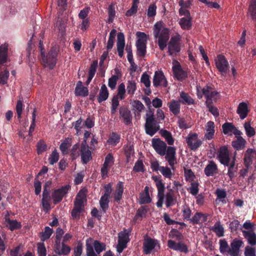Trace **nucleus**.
I'll return each mask as SVG.
<instances>
[{
    "mask_svg": "<svg viewBox=\"0 0 256 256\" xmlns=\"http://www.w3.org/2000/svg\"><path fill=\"white\" fill-rule=\"evenodd\" d=\"M197 95L199 98H201L204 95L206 98V104L210 112L216 117L219 116L217 108L211 104V101L216 100L219 98L218 93L212 88L206 86L202 88L197 87Z\"/></svg>",
    "mask_w": 256,
    "mask_h": 256,
    "instance_id": "1",
    "label": "nucleus"
},
{
    "mask_svg": "<svg viewBox=\"0 0 256 256\" xmlns=\"http://www.w3.org/2000/svg\"><path fill=\"white\" fill-rule=\"evenodd\" d=\"M154 34L158 38V44L161 50H164L167 45L169 39V30L163 26V24L157 22L154 26Z\"/></svg>",
    "mask_w": 256,
    "mask_h": 256,
    "instance_id": "2",
    "label": "nucleus"
},
{
    "mask_svg": "<svg viewBox=\"0 0 256 256\" xmlns=\"http://www.w3.org/2000/svg\"><path fill=\"white\" fill-rule=\"evenodd\" d=\"M40 48L41 55L42 56V63L46 68L50 69L52 68L56 64V57L57 55V48L56 47H53L50 52H48V55L46 57L43 52L42 45L41 42H40Z\"/></svg>",
    "mask_w": 256,
    "mask_h": 256,
    "instance_id": "3",
    "label": "nucleus"
},
{
    "mask_svg": "<svg viewBox=\"0 0 256 256\" xmlns=\"http://www.w3.org/2000/svg\"><path fill=\"white\" fill-rule=\"evenodd\" d=\"M145 129L146 133L152 136L160 129V126L150 112L146 114Z\"/></svg>",
    "mask_w": 256,
    "mask_h": 256,
    "instance_id": "4",
    "label": "nucleus"
},
{
    "mask_svg": "<svg viewBox=\"0 0 256 256\" xmlns=\"http://www.w3.org/2000/svg\"><path fill=\"white\" fill-rule=\"evenodd\" d=\"M86 190L84 189L81 190L76 196L74 202V208L72 212V215L74 218H76L78 216L83 210V204L86 200Z\"/></svg>",
    "mask_w": 256,
    "mask_h": 256,
    "instance_id": "5",
    "label": "nucleus"
},
{
    "mask_svg": "<svg viewBox=\"0 0 256 256\" xmlns=\"http://www.w3.org/2000/svg\"><path fill=\"white\" fill-rule=\"evenodd\" d=\"M90 134L88 132H86L84 134V140L80 144V151L82 160L84 163L86 164L92 159V152L89 150V147L87 145L86 140L90 136Z\"/></svg>",
    "mask_w": 256,
    "mask_h": 256,
    "instance_id": "6",
    "label": "nucleus"
},
{
    "mask_svg": "<svg viewBox=\"0 0 256 256\" xmlns=\"http://www.w3.org/2000/svg\"><path fill=\"white\" fill-rule=\"evenodd\" d=\"M216 68L222 76H226L228 70V62L226 58L222 55H218L215 59Z\"/></svg>",
    "mask_w": 256,
    "mask_h": 256,
    "instance_id": "7",
    "label": "nucleus"
},
{
    "mask_svg": "<svg viewBox=\"0 0 256 256\" xmlns=\"http://www.w3.org/2000/svg\"><path fill=\"white\" fill-rule=\"evenodd\" d=\"M188 147L192 150H197L202 144V141L198 138V134L190 132L186 138Z\"/></svg>",
    "mask_w": 256,
    "mask_h": 256,
    "instance_id": "8",
    "label": "nucleus"
},
{
    "mask_svg": "<svg viewBox=\"0 0 256 256\" xmlns=\"http://www.w3.org/2000/svg\"><path fill=\"white\" fill-rule=\"evenodd\" d=\"M129 234L126 230H124L118 234V244L116 246L117 251L120 253L126 247L129 242Z\"/></svg>",
    "mask_w": 256,
    "mask_h": 256,
    "instance_id": "9",
    "label": "nucleus"
},
{
    "mask_svg": "<svg viewBox=\"0 0 256 256\" xmlns=\"http://www.w3.org/2000/svg\"><path fill=\"white\" fill-rule=\"evenodd\" d=\"M180 35L177 34L172 36L168 45V52L171 56H174L180 50L179 42L180 40Z\"/></svg>",
    "mask_w": 256,
    "mask_h": 256,
    "instance_id": "10",
    "label": "nucleus"
},
{
    "mask_svg": "<svg viewBox=\"0 0 256 256\" xmlns=\"http://www.w3.org/2000/svg\"><path fill=\"white\" fill-rule=\"evenodd\" d=\"M160 248V246L157 240L148 238L144 242V250L146 254H148L157 249Z\"/></svg>",
    "mask_w": 256,
    "mask_h": 256,
    "instance_id": "11",
    "label": "nucleus"
},
{
    "mask_svg": "<svg viewBox=\"0 0 256 256\" xmlns=\"http://www.w3.org/2000/svg\"><path fill=\"white\" fill-rule=\"evenodd\" d=\"M152 144L153 148L158 154L162 156L165 155L168 147L164 141L160 138H153Z\"/></svg>",
    "mask_w": 256,
    "mask_h": 256,
    "instance_id": "12",
    "label": "nucleus"
},
{
    "mask_svg": "<svg viewBox=\"0 0 256 256\" xmlns=\"http://www.w3.org/2000/svg\"><path fill=\"white\" fill-rule=\"evenodd\" d=\"M153 180L156 182V184L158 190V201L156 202V206L158 207H162L164 202V186L162 181L156 177H153Z\"/></svg>",
    "mask_w": 256,
    "mask_h": 256,
    "instance_id": "13",
    "label": "nucleus"
},
{
    "mask_svg": "<svg viewBox=\"0 0 256 256\" xmlns=\"http://www.w3.org/2000/svg\"><path fill=\"white\" fill-rule=\"evenodd\" d=\"M70 189V186H65L60 189L56 190L52 194V197L54 204L60 202L64 196L68 192Z\"/></svg>",
    "mask_w": 256,
    "mask_h": 256,
    "instance_id": "14",
    "label": "nucleus"
},
{
    "mask_svg": "<svg viewBox=\"0 0 256 256\" xmlns=\"http://www.w3.org/2000/svg\"><path fill=\"white\" fill-rule=\"evenodd\" d=\"M172 64L173 72L178 80H182L186 77V74L182 69L178 62L174 60Z\"/></svg>",
    "mask_w": 256,
    "mask_h": 256,
    "instance_id": "15",
    "label": "nucleus"
},
{
    "mask_svg": "<svg viewBox=\"0 0 256 256\" xmlns=\"http://www.w3.org/2000/svg\"><path fill=\"white\" fill-rule=\"evenodd\" d=\"M153 84L156 87L160 86H166L167 82L165 78L164 74L162 72L156 71L155 72L153 79Z\"/></svg>",
    "mask_w": 256,
    "mask_h": 256,
    "instance_id": "16",
    "label": "nucleus"
},
{
    "mask_svg": "<svg viewBox=\"0 0 256 256\" xmlns=\"http://www.w3.org/2000/svg\"><path fill=\"white\" fill-rule=\"evenodd\" d=\"M244 243L242 241L239 239H234L230 244V256H238L240 248L242 246Z\"/></svg>",
    "mask_w": 256,
    "mask_h": 256,
    "instance_id": "17",
    "label": "nucleus"
},
{
    "mask_svg": "<svg viewBox=\"0 0 256 256\" xmlns=\"http://www.w3.org/2000/svg\"><path fill=\"white\" fill-rule=\"evenodd\" d=\"M218 158L221 164L226 166L228 165L229 153L226 147L222 146L220 148Z\"/></svg>",
    "mask_w": 256,
    "mask_h": 256,
    "instance_id": "18",
    "label": "nucleus"
},
{
    "mask_svg": "<svg viewBox=\"0 0 256 256\" xmlns=\"http://www.w3.org/2000/svg\"><path fill=\"white\" fill-rule=\"evenodd\" d=\"M166 159L169 164L172 166L176 163V148L172 146L167 148L166 152Z\"/></svg>",
    "mask_w": 256,
    "mask_h": 256,
    "instance_id": "19",
    "label": "nucleus"
},
{
    "mask_svg": "<svg viewBox=\"0 0 256 256\" xmlns=\"http://www.w3.org/2000/svg\"><path fill=\"white\" fill-rule=\"evenodd\" d=\"M125 46L124 36L122 33H118L117 37V50L118 56L122 58L124 56V50Z\"/></svg>",
    "mask_w": 256,
    "mask_h": 256,
    "instance_id": "20",
    "label": "nucleus"
},
{
    "mask_svg": "<svg viewBox=\"0 0 256 256\" xmlns=\"http://www.w3.org/2000/svg\"><path fill=\"white\" fill-rule=\"evenodd\" d=\"M215 126L213 122H208L205 126L206 132L204 134V138L206 140H212L215 132Z\"/></svg>",
    "mask_w": 256,
    "mask_h": 256,
    "instance_id": "21",
    "label": "nucleus"
},
{
    "mask_svg": "<svg viewBox=\"0 0 256 256\" xmlns=\"http://www.w3.org/2000/svg\"><path fill=\"white\" fill-rule=\"evenodd\" d=\"M42 196L43 198L42 200V206L44 211L47 212L50 209V202L51 199L48 196V190L46 188L44 189Z\"/></svg>",
    "mask_w": 256,
    "mask_h": 256,
    "instance_id": "22",
    "label": "nucleus"
},
{
    "mask_svg": "<svg viewBox=\"0 0 256 256\" xmlns=\"http://www.w3.org/2000/svg\"><path fill=\"white\" fill-rule=\"evenodd\" d=\"M55 242L54 252L57 254L60 255H66L70 252V249L68 246L65 245L64 244H60V242H57L56 241Z\"/></svg>",
    "mask_w": 256,
    "mask_h": 256,
    "instance_id": "23",
    "label": "nucleus"
},
{
    "mask_svg": "<svg viewBox=\"0 0 256 256\" xmlns=\"http://www.w3.org/2000/svg\"><path fill=\"white\" fill-rule=\"evenodd\" d=\"M168 244L170 248L174 250L184 252H187V248L186 246L182 243H176L172 240H169L168 241Z\"/></svg>",
    "mask_w": 256,
    "mask_h": 256,
    "instance_id": "24",
    "label": "nucleus"
},
{
    "mask_svg": "<svg viewBox=\"0 0 256 256\" xmlns=\"http://www.w3.org/2000/svg\"><path fill=\"white\" fill-rule=\"evenodd\" d=\"M124 192V185L122 182H119L116 186L112 196L116 201H120L122 197Z\"/></svg>",
    "mask_w": 256,
    "mask_h": 256,
    "instance_id": "25",
    "label": "nucleus"
},
{
    "mask_svg": "<svg viewBox=\"0 0 256 256\" xmlns=\"http://www.w3.org/2000/svg\"><path fill=\"white\" fill-rule=\"evenodd\" d=\"M75 94L77 96H86L88 95V90L87 88L82 85L80 81H78L75 88Z\"/></svg>",
    "mask_w": 256,
    "mask_h": 256,
    "instance_id": "26",
    "label": "nucleus"
},
{
    "mask_svg": "<svg viewBox=\"0 0 256 256\" xmlns=\"http://www.w3.org/2000/svg\"><path fill=\"white\" fill-rule=\"evenodd\" d=\"M151 198L149 194V188L146 186L144 188V192L140 193L139 202L141 204H147L150 202Z\"/></svg>",
    "mask_w": 256,
    "mask_h": 256,
    "instance_id": "27",
    "label": "nucleus"
},
{
    "mask_svg": "<svg viewBox=\"0 0 256 256\" xmlns=\"http://www.w3.org/2000/svg\"><path fill=\"white\" fill-rule=\"evenodd\" d=\"M8 44H6L0 46V64H4L8 60Z\"/></svg>",
    "mask_w": 256,
    "mask_h": 256,
    "instance_id": "28",
    "label": "nucleus"
},
{
    "mask_svg": "<svg viewBox=\"0 0 256 256\" xmlns=\"http://www.w3.org/2000/svg\"><path fill=\"white\" fill-rule=\"evenodd\" d=\"M217 166L213 162H210L204 169L205 174L208 176H212L217 172Z\"/></svg>",
    "mask_w": 256,
    "mask_h": 256,
    "instance_id": "29",
    "label": "nucleus"
},
{
    "mask_svg": "<svg viewBox=\"0 0 256 256\" xmlns=\"http://www.w3.org/2000/svg\"><path fill=\"white\" fill-rule=\"evenodd\" d=\"M244 236L250 244L254 246L256 244V234L252 231H243Z\"/></svg>",
    "mask_w": 256,
    "mask_h": 256,
    "instance_id": "30",
    "label": "nucleus"
},
{
    "mask_svg": "<svg viewBox=\"0 0 256 256\" xmlns=\"http://www.w3.org/2000/svg\"><path fill=\"white\" fill-rule=\"evenodd\" d=\"M207 220V216L205 214L196 212L194 216L190 220V222L194 224L202 223Z\"/></svg>",
    "mask_w": 256,
    "mask_h": 256,
    "instance_id": "31",
    "label": "nucleus"
},
{
    "mask_svg": "<svg viewBox=\"0 0 256 256\" xmlns=\"http://www.w3.org/2000/svg\"><path fill=\"white\" fill-rule=\"evenodd\" d=\"M237 112L242 119H244L248 115V106L245 102H241L239 104L237 110Z\"/></svg>",
    "mask_w": 256,
    "mask_h": 256,
    "instance_id": "32",
    "label": "nucleus"
},
{
    "mask_svg": "<svg viewBox=\"0 0 256 256\" xmlns=\"http://www.w3.org/2000/svg\"><path fill=\"white\" fill-rule=\"evenodd\" d=\"M120 116L123 118L124 122L128 124L132 122V116L129 110L126 108H121L120 110Z\"/></svg>",
    "mask_w": 256,
    "mask_h": 256,
    "instance_id": "33",
    "label": "nucleus"
},
{
    "mask_svg": "<svg viewBox=\"0 0 256 256\" xmlns=\"http://www.w3.org/2000/svg\"><path fill=\"white\" fill-rule=\"evenodd\" d=\"M5 224L11 230H14L20 228V223L16 220H10L8 218H5Z\"/></svg>",
    "mask_w": 256,
    "mask_h": 256,
    "instance_id": "34",
    "label": "nucleus"
},
{
    "mask_svg": "<svg viewBox=\"0 0 256 256\" xmlns=\"http://www.w3.org/2000/svg\"><path fill=\"white\" fill-rule=\"evenodd\" d=\"M136 90V80L132 79L128 80L126 83V91L128 94L133 96Z\"/></svg>",
    "mask_w": 256,
    "mask_h": 256,
    "instance_id": "35",
    "label": "nucleus"
},
{
    "mask_svg": "<svg viewBox=\"0 0 256 256\" xmlns=\"http://www.w3.org/2000/svg\"><path fill=\"white\" fill-rule=\"evenodd\" d=\"M168 106L170 112L174 115H176L180 113V106L179 101L172 100L168 104Z\"/></svg>",
    "mask_w": 256,
    "mask_h": 256,
    "instance_id": "36",
    "label": "nucleus"
},
{
    "mask_svg": "<svg viewBox=\"0 0 256 256\" xmlns=\"http://www.w3.org/2000/svg\"><path fill=\"white\" fill-rule=\"evenodd\" d=\"M109 95L108 90L105 84H102L100 88L98 96V102H101L106 100Z\"/></svg>",
    "mask_w": 256,
    "mask_h": 256,
    "instance_id": "37",
    "label": "nucleus"
},
{
    "mask_svg": "<svg viewBox=\"0 0 256 256\" xmlns=\"http://www.w3.org/2000/svg\"><path fill=\"white\" fill-rule=\"evenodd\" d=\"M220 251L222 254L230 255V248L225 240H220L219 242Z\"/></svg>",
    "mask_w": 256,
    "mask_h": 256,
    "instance_id": "38",
    "label": "nucleus"
},
{
    "mask_svg": "<svg viewBox=\"0 0 256 256\" xmlns=\"http://www.w3.org/2000/svg\"><path fill=\"white\" fill-rule=\"evenodd\" d=\"M192 18L190 16L182 18L180 20L179 24L184 30H189L192 26Z\"/></svg>",
    "mask_w": 256,
    "mask_h": 256,
    "instance_id": "39",
    "label": "nucleus"
},
{
    "mask_svg": "<svg viewBox=\"0 0 256 256\" xmlns=\"http://www.w3.org/2000/svg\"><path fill=\"white\" fill-rule=\"evenodd\" d=\"M136 36L138 38L136 44L146 45L147 40L148 38V36L143 32H138L136 33Z\"/></svg>",
    "mask_w": 256,
    "mask_h": 256,
    "instance_id": "40",
    "label": "nucleus"
},
{
    "mask_svg": "<svg viewBox=\"0 0 256 256\" xmlns=\"http://www.w3.org/2000/svg\"><path fill=\"white\" fill-rule=\"evenodd\" d=\"M160 133L162 136L165 138L166 141L169 145H172L174 144V138H172V134L170 132L166 130H162L160 131Z\"/></svg>",
    "mask_w": 256,
    "mask_h": 256,
    "instance_id": "41",
    "label": "nucleus"
},
{
    "mask_svg": "<svg viewBox=\"0 0 256 256\" xmlns=\"http://www.w3.org/2000/svg\"><path fill=\"white\" fill-rule=\"evenodd\" d=\"M164 199L166 205L168 208L174 205L176 203V200L172 192L166 193V195L164 196Z\"/></svg>",
    "mask_w": 256,
    "mask_h": 256,
    "instance_id": "42",
    "label": "nucleus"
},
{
    "mask_svg": "<svg viewBox=\"0 0 256 256\" xmlns=\"http://www.w3.org/2000/svg\"><path fill=\"white\" fill-rule=\"evenodd\" d=\"M87 256H96L93 250V240L88 238L86 240Z\"/></svg>",
    "mask_w": 256,
    "mask_h": 256,
    "instance_id": "43",
    "label": "nucleus"
},
{
    "mask_svg": "<svg viewBox=\"0 0 256 256\" xmlns=\"http://www.w3.org/2000/svg\"><path fill=\"white\" fill-rule=\"evenodd\" d=\"M181 102L184 104H194V100L186 93L182 92L180 94Z\"/></svg>",
    "mask_w": 256,
    "mask_h": 256,
    "instance_id": "44",
    "label": "nucleus"
},
{
    "mask_svg": "<svg viewBox=\"0 0 256 256\" xmlns=\"http://www.w3.org/2000/svg\"><path fill=\"white\" fill-rule=\"evenodd\" d=\"M216 194L217 196V200L222 203H226V192L224 190L217 189L216 191Z\"/></svg>",
    "mask_w": 256,
    "mask_h": 256,
    "instance_id": "45",
    "label": "nucleus"
},
{
    "mask_svg": "<svg viewBox=\"0 0 256 256\" xmlns=\"http://www.w3.org/2000/svg\"><path fill=\"white\" fill-rule=\"evenodd\" d=\"M126 86L124 83H121L118 88V94L116 96L118 99L122 100L126 98Z\"/></svg>",
    "mask_w": 256,
    "mask_h": 256,
    "instance_id": "46",
    "label": "nucleus"
},
{
    "mask_svg": "<svg viewBox=\"0 0 256 256\" xmlns=\"http://www.w3.org/2000/svg\"><path fill=\"white\" fill-rule=\"evenodd\" d=\"M246 140L242 137L238 138L237 140L232 142V146L237 150L243 148L245 146Z\"/></svg>",
    "mask_w": 256,
    "mask_h": 256,
    "instance_id": "47",
    "label": "nucleus"
},
{
    "mask_svg": "<svg viewBox=\"0 0 256 256\" xmlns=\"http://www.w3.org/2000/svg\"><path fill=\"white\" fill-rule=\"evenodd\" d=\"M116 31V30H112L110 34L108 40L107 44V48L110 50L112 48L114 42L115 37Z\"/></svg>",
    "mask_w": 256,
    "mask_h": 256,
    "instance_id": "48",
    "label": "nucleus"
},
{
    "mask_svg": "<svg viewBox=\"0 0 256 256\" xmlns=\"http://www.w3.org/2000/svg\"><path fill=\"white\" fill-rule=\"evenodd\" d=\"M254 152L252 149H248L244 156V161L246 166L250 165L252 162V158L254 156Z\"/></svg>",
    "mask_w": 256,
    "mask_h": 256,
    "instance_id": "49",
    "label": "nucleus"
},
{
    "mask_svg": "<svg viewBox=\"0 0 256 256\" xmlns=\"http://www.w3.org/2000/svg\"><path fill=\"white\" fill-rule=\"evenodd\" d=\"M182 212L184 219L190 220L192 212L188 206L184 205L182 206Z\"/></svg>",
    "mask_w": 256,
    "mask_h": 256,
    "instance_id": "50",
    "label": "nucleus"
},
{
    "mask_svg": "<svg viewBox=\"0 0 256 256\" xmlns=\"http://www.w3.org/2000/svg\"><path fill=\"white\" fill-rule=\"evenodd\" d=\"M120 136L118 134L112 133L108 140V144L112 146H114L119 142Z\"/></svg>",
    "mask_w": 256,
    "mask_h": 256,
    "instance_id": "51",
    "label": "nucleus"
},
{
    "mask_svg": "<svg viewBox=\"0 0 256 256\" xmlns=\"http://www.w3.org/2000/svg\"><path fill=\"white\" fill-rule=\"evenodd\" d=\"M212 230L214 232L216 235L219 237L224 236V230L220 222H216L212 228Z\"/></svg>",
    "mask_w": 256,
    "mask_h": 256,
    "instance_id": "52",
    "label": "nucleus"
},
{
    "mask_svg": "<svg viewBox=\"0 0 256 256\" xmlns=\"http://www.w3.org/2000/svg\"><path fill=\"white\" fill-rule=\"evenodd\" d=\"M71 142V138H67L60 145V150L63 154L67 152L68 149L70 146Z\"/></svg>",
    "mask_w": 256,
    "mask_h": 256,
    "instance_id": "53",
    "label": "nucleus"
},
{
    "mask_svg": "<svg viewBox=\"0 0 256 256\" xmlns=\"http://www.w3.org/2000/svg\"><path fill=\"white\" fill-rule=\"evenodd\" d=\"M71 154L73 158H76L80 154L81 155L80 144H76L73 146L71 150Z\"/></svg>",
    "mask_w": 256,
    "mask_h": 256,
    "instance_id": "54",
    "label": "nucleus"
},
{
    "mask_svg": "<svg viewBox=\"0 0 256 256\" xmlns=\"http://www.w3.org/2000/svg\"><path fill=\"white\" fill-rule=\"evenodd\" d=\"M93 246L98 254L100 253L105 250V245L97 240L93 241Z\"/></svg>",
    "mask_w": 256,
    "mask_h": 256,
    "instance_id": "55",
    "label": "nucleus"
},
{
    "mask_svg": "<svg viewBox=\"0 0 256 256\" xmlns=\"http://www.w3.org/2000/svg\"><path fill=\"white\" fill-rule=\"evenodd\" d=\"M244 128L248 136L251 137L255 134L254 129L251 126L249 122H246L244 124Z\"/></svg>",
    "mask_w": 256,
    "mask_h": 256,
    "instance_id": "56",
    "label": "nucleus"
},
{
    "mask_svg": "<svg viewBox=\"0 0 256 256\" xmlns=\"http://www.w3.org/2000/svg\"><path fill=\"white\" fill-rule=\"evenodd\" d=\"M159 171L166 178H170L172 176L171 170L168 168L160 166L159 168Z\"/></svg>",
    "mask_w": 256,
    "mask_h": 256,
    "instance_id": "57",
    "label": "nucleus"
},
{
    "mask_svg": "<svg viewBox=\"0 0 256 256\" xmlns=\"http://www.w3.org/2000/svg\"><path fill=\"white\" fill-rule=\"evenodd\" d=\"M118 80V76H112L108 80V86L112 89L114 90L116 87L117 82Z\"/></svg>",
    "mask_w": 256,
    "mask_h": 256,
    "instance_id": "58",
    "label": "nucleus"
},
{
    "mask_svg": "<svg viewBox=\"0 0 256 256\" xmlns=\"http://www.w3.org/2000/svg\"><path fill=\"white\" fill-rule=\"evenodd\" d=\"M53 230L50 228L46 226L45 228L44 231L42 232L41 239L42 240H44L50 238L52 235Z\"/></svg>",
    "mask_w": 256,
    "mask_h": 256,
    "instance_id": "59",
    "label": "nucleus"
},
{
    "mask_svg": "<svg viewBox=\"0 0 256 256\" xmlns=\"http://www.w3.org/2000/svg\"><path fill=\"white\" fill-rule=\"evenodd\" d=\"M90 12V8L86 7L82 10L78 14V18L82 20L88 19V16Z\"/></svg>",
    "mask_w": 256,
    "mask_h": 256,
    "instance_id": "60",
    "label": "nucleus"
},
{
    "mask_svg": "<svg viewBox=\"0 0 256 256\" xmlns=\"http://www.w3.org/2000/svg\"><path fill=\"white\" fill-rule=\"evenodd\" d=\"M136 44L137 48V54L140 56H144L146 52V45Z\"/></svg>",
    "mask_w": 256,
    "mask_h": 256,
    "instance_id": "61",
    "label": "nucleus"
},
{
    "mask_svg": "<svg viewBox=\"0 0 256 256\" xmlns=\"http://www.w3.org/2000/svg\"><path fill=\"white\" fill-rule=\"evenodd\" d=\"M244 256H256V249L254 248L246 246L244 252Z\"/></svg>",
    "mask_w": 256,
    "mask_h": 256,
    "instance_id": "62",
    "label": "nucleus"
},
{
    "mask_svg": "<svg viewBox=\"0 0 256 256\" xmlns=\"http://www.w3.org/2000/svg\"><path fill=\"white\" fill-rule=\"evenodd\" d=\"M132 104L134 108L139 112H141L144 108V104L140 101L138 100H134L132 103Z\"/></svg>",
    "mask_w": 256,
    "mask_h": 256,
    "instance_id": "63",
    "label": "nucleus"
},
{
    "mask_svg": "<svg viewBox=\"0 0 256 256\" xmlns=\"http://www.w3.org/2000/svg\"><path fill=\"white\" fill-rule=\"evenodd\" d=\"M249 12L254 18L256 16V0H252L249 7Z\"/></svg>",
    "mask_w": 256,
    "mask_h": 256,
    "instance_id": "64",
    "label": "nucleus"
}]
</instances>
